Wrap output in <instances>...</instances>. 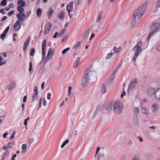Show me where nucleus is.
<instances>
[{
    "label": "nucleus",
    "mask_w": 160,
    "mask_h": 160,
    "mask_svg": "<svg viewBox=\"0 0 160 160\" xmlns=\"http://www.w3.org/2000/svg\"><path fill=\"white\" fill-rule=\"evenodd\" d=\"M92 74V72L89 69L86 70L83 75L81 85L82 87L83 88H85L90 80V77Z\"/></svg>",
    "instance_id": "nucleus-1"
},
{
    "label": "nucleus",
    "mask_w": 160,
    "mask_h": 160,
    "mask_svg": "<svg viewBox=\"0 0 160 160\" xmlns=\"http://www.w3.org/2000/svg\"><path fill=\"white\" fill-rule=\"evenodd\" d=\"M160 25V23L158 20H155L152 23V25L150 27V29L152 31L148 35V41L149 40L151 36L153 35L155 33L160 30V28L159 27Z\"/></svg>",
    "instance_id": "nucleus-2"
},
{
    "label": "nucleus",
    "mask_w": 160,
    "mask_h": 160,
    "mask_svg": "<svg viewBox=\"0 0 160 160\" xmlns=\"http://www.w3.org/2000/svg\"><path fill=\"white\" fill-rule=\"evenodd\" d=\"M113 107V111L115 114H119L121 113L123 106L122 103L120 101H115L114 103Z\"/></svg>",
    "instance_id": "nucleus-3"
},
{
    "label": "nucleus",
    "mask_w": 160,
    "mask_h": 160,
    "mask_svg": "<svg viewBox=\"0 0 160 160\" xmlns=\"http://www.w3.org/2000/svg\"><path fill=\"white\" fill-rule=\"evenodd\" d=\"M112 106L111 105H107L102 109V112L104 114H109L112 109Z\"/></svg>",
    "instance_id": "nucleus-4"
},
{
    "label": "nucleus",
    "mask_w": 160,
    "mask_h": 160,
    "mask_svg": "<svg viewBox=\"0 0 160 160\" xmlns=\"http://www.w3.org/2000/svg\"><path fill=\"white\" fill-rule=\"evenodd\" d=\"M142 42L139 41L137 43V45L135 46L133 48V50L136 51L135 54H139L142 51Z\"/></svg>",
    "instance_id": "nucleus-5"
},
{
    "label": "nucleus",
    "mask_w": 160,
    "mask_h": 160,
    "mask_svg": "<svg viewBox=\"0 0 160 160\" xmlns=\"http://www.w3.org/2000/svg\"><path fill=\"white\" fill-rule=\"evenodd\" d=\"M16 17L18 19L17 21L23 22L25 18V14L24 13H19L16 14Z\"/></svg>",
    "instance_id": "nucleus-6"
},
{
    "label": "nucleus",
    "mask_w": 160,
    "mask_h": 160,
    "mask_svg": "<svg viewBox=\"0 0 160 160\" xmlns=\"http://www.w3.org/2000/svg\"><path fill=\"white\" fill-rule=\"evenodd\" d=\"M137 81L136 79H132V81L129 84V89L130 90L135 88L137 84Z\"/></svg>",
    "instance_id": "nucleus-7"
},
{
    "label": "nucleus",
    "mask_w": 160,
    "mask_h": 160,
    "mask_svg": "<svg viewBox=\"0 0 160 160\" xmlns=\"http://www.w3.org/2000/svg\"><path fill=\"white\" fill-rule=\"evenodd\" d=\"M47 40L46 39H44L42 42V54L44 58L45 57V50L47 43Z\"/></svg>",
    "instance_id": "nucleus-8"
},
{
    "label": "nucleus",
    "mask_w": 160,
    "mask_h": 160,
    "mask_svg": "<svg viewBox=\"0 0 160 160\" xmlns=\"http://www.w3.org/2000/svg\"><path fill=\"white\" fill-rule=\"evenodd\" d=\"M53 50L52 49H49L47 54V55L46 58L44 61V63H45L46 62H47L49 60V59L50 58V55H53Z\"/></svg>",
    "instance_id": "nucleus-9"
},
{
    "label": "nucleus",
    "mask_w": 160,
    "mask_h": 160,
    "mask_svg": "<svg viewBox=\"0 0 160 160\" xmlns=\"http://www.w3.org/2000/svg\"><path fill=\"white\" fill-rule=\"evenodd\" d=\"M21 23L19 21H17L14 24L13 27V29L15 31L19 30L21 28Z\"/></svg>",
    "instance_id": "nucleus-10"
},
{
    "label": "nucleus",
    "mask_w": 160,
    "mask_h": 160,
    "mask_svg": "<svg viewBox=\"0 0 160 160\" xmlns=\"http://www.w3.org/2000/svg\"><path fill=\"white\" fill-rule=\"evenodd\" d=\"M52 24L50 22H48L47 25L45 27V30L44 31V34L45 35L48 34L49 32Z\"/></svg>",
    "instance_id": "nucleus-11"
},
{
    "label": "nucleus",
    "mask_w": 160,
    "mask_h": 160,
    "mask_svg": "<svg viewBox=\"0 0 160 160\" xmlns=\"http://www.w3.org/2000/svg\"><path fill=\"white\" fill-rule=\"evenodd\" d=\"M74 2H69L66 7V9L68 12H71L73 9V5Z\"/></svg>",
    "instance_id": "nucleus-12"
},
{
    "label": "nucleus",
    "mask_w": 160,
    "mask_h": 160,
    "mask_svg": "<svg viewBox=\"0 0 160 160\" xmlns=\"http://www.w3.org/2000/svg\"><path fill=\"white\" fill-rule=\"evenodd\" d=\"M154 92L155 89L152 87H149L147 89V94L150 96H152Z\"/></svg>",
    "instance_id": "nucleus-13"
},
{
    "label": "nucleus",
    "mask_w": 160,
    "mask_h": 160,
    "mask_svg": "<svg viewBox=\"0 0 160 160\" xmlns=\"http://www.w3.org/2000/svg\"><path fill=\"white\" fill-rule=\"evenodd\" d=\"M90 30H88L86 32H85L84 36L82 38L81 41L82 42H84L86 40L87 38H88V34L90 32Z\"/></svg>",
    "instance_id": "nucleus-14"
},
{
    "label": "nucleus",
    "mask_w": 160,
    "mask_h": 160,
    "mask_svg": "<svg viewBox=\"0 0 160 160\" xmlns=\"http://www.w3.org/2000/svg\"><path fill=\"white\" fill-rule=\"evenodd\" d=\"M140 9V12L139 14L138 15V20H140L141 18L143 15L146 12V10H145V9H144L141 7Z\"/></svg>",
    "instance_id": "nucleus-15"
},
{
    "label": "nucleus",
    "mask_w": 160,
    "mask_h": 160,
    "mask_svg": "<svg viewBox=\"0 0 160 160\" xmlns=\"http://www.w3.org/2000/svg\"><path fill=\"white\" fill-rule=\"evenodd\" d=\"M160 7V1L158 0L157 1L155 5L153 8V13L155 12L158 10V8Z\"/></svg>",
    "instance_id": "nucleus-16"
},
{
    "label": "nucleus",
    "mask_w": 160,
    "mask_h": 160,
    "mask_svg": "<svg viewBox=\"0 0 160 160\" xmlns=\"http://www.w3.org/2000/svg\"><path fill=\"white\" fill-rule=\"evenodd\" d=\"M101 91L102 93L105 94L107 92V90L106 89V88L105 85L102 83L101 84Z\"/></svg>",
    "instance_id": "nucleus-17"
},
{
    "label": "nucleus",
    "mask_w": 160,
    "mask_h": 160,
    "mask_svg": "<svg viewBox=\"0 0 160 160\" xmlns=\"http://www.w3.org/2000/svg\"><path fill=\"white\" fill-rule=\"evenodd\" d=\"M155 97L158 100H160V88L157 89L155 93Z\"/></svg>",
    "instance_id": "nucleus-18"
},
{
    "label": "nucleus",
    "mask_w": 160,
    "mask_h": 160,
    "mask_svg": "<svg viewBox=\"0 0 160 160\" xmlns=\"http://www.w3.org/2000/svg\"><path fill=\"white\" fill-rule=\"evenodd\" d=\"M30 41V37L28 38L25 41L23 47V49L25 51L26 50L27 48Z\"/></svg>",
    "instance_id": "nucleus-19"
},
{
    "label": "nucleus",
    "mask_w": 160,
    "mask_h": 160,
    "mask_svg": "<svg viewBox=\"0 0 160 160\" xmlns=\"http://www.w3.org/2000/svg\"><path fill=\"white\" fill-rule=\"evenodd\" d=\"M116 71H113L112 73L111 74L109 77L108 81L109 82H111L112 81L114 78L115 75L116 73Z\"/></svg>",
    "instance_id": "nucleus-20"
},
{
    "label": "nucleus",
    "mask_w": 160,
    "mask_h": 160,
    "mask_svg": "<svg viewBox=\"0 0 160 160\" xmlns=\"http://www.w3.org/2000/svg\"><path fill=\"white\" fill-rule=\"evenodd\" d=\"M17 3L19 6L22 7H25L26 5V2L22 0H18Z\"/></svg>",
    "instance_id": "nucleus-21"
},
{
    "label": "nucleus",
    "mask_w": 160,
    "mask_h": 160,
    "mask_svg": "<svg viewBox=\"0 0 160 160\" xmlns=\"http://www.w3.org/2000/svg\"><path fill=\"white\" fill-rule=\"evenodd\" d=\"M22 150L21 152V154H24L27 151V146L25 144H23L22 146Z\"/></svg>",
    "instance_id": "nucleus-22"
},
{
    "label": "nucleus",
    "mask_w": 160,
    "mask_h": 160,
    "mask_svg": "<svg viewBox=\"0 0 160 160\" xmlns=\"http://www.w3.org/2000/svg\"><path fill=\"white\" fill-rule=\"evenodd\" d=\"M133 120L134 124L136 125H138V115H134Z\"/></svg>",
    "instance_id": "nucleus-23"
},
{
    "label": "nucleus",
    "mask_w": 160,
    "mask_h": 160,
    "mask_svg": "<svg viewBox=\"0 0 160 160\" xmlns=\"http://www.w3.org/2000/svg\"><path fill=\"white\" fill-rule=\"evenodd\" d=\"M158 105L156 103H154L152 105V111L153 112H155L158 110Z\"/></svg>",
    "instance_id": "nucleus-24"
},
{
    "label": "nucleus",
    "mask_w": 160,
    "mask_h": 160,
    "mask_svg": "<svg viewBox=\"0 0 160 160\" xmlns=\"http://www.w3.org/2000/svg\"><path fill=\"white\" fill-rule=\"evenodd\" d=\"M141 8L140 7L136 9L133 12V17L136 18L139 14V11Z\"/></svg>",
    "instance_id": "nucleus-25"
},
{
    "label": "nucleus",
    "mask_w": 160,
    "mask_h": 160,
    "mask_svg": "<svg viewBox=\"0 0 160 160\" xmlns=\"http://www.w3.org/2000/svg\"><path fill=\"white\" fill-rule=\"evenodd\" d=\"M54 11L52 8H49L48 9V12H47V14L49 18H50L52 15Z\"/></svg>",
    "instance_id": "nucleus-26"
},
{
    "label": "nucleus",
    "mask_w": 160,
    "mask_h": 160,
    "mask_svg": "<svg viewBox=\"0 0 160 160\" xmlns=\"http://www.w3.org/2000/svg\"><path fill=\"white\" fill-rule=\"evenodd\" d=\"M80 59L81 58L80 57H78L77 59L76 60V61H75L73 64V66L74 68H77L79 63V61L80 60Z\"/></svg>",
    "instance_id": "nucleus-27"
},
{
    "label": "nucleus",
    "mask_w": 160,
    "mask_h": 160,
    "mask_svg": "<svg viewBox=\"0 0 160 160\" xmlns=\"http://www.w3.org/2000/svg\"><path fill=\"white\" fill-rule=\"evenodd\" d=\"M15 85L16 83L13 82L8 85L7 88L8 89H12L15 87Z\"/></svg>",
    "instance_id": "nucleus-28"
},
{
    "label": "nucleus",
    "mask_w": 160,
    "mask_h": 160,
    "mask_svg": "<svg viewBox=\"0 0 160 160\" xmlns=\"http://www.w3.org/2000/svg\"><path fill=\"white\" fill-rule=\"evenodd\" d=\"M141 111L142 112L146 114H148L149 112L148 110L145 107H141Z\"/></svg>",
    "instance_id": "nucleus-29"
},
{
    "label": "nucleus",
    "mask_w": 160,
    "mask_h": 160,
    "mask_svg": "<svg viewBox=\"0 0 160 160\" xmlns=\"http://www.w3.org/2000/svg\"><path fill=\"white\" fill-rule=\"evenodd\" d=\"M102 11H101L99 12V14L98 15L97 17L96 22H98L100 21L102 17Z\"/></svg>",
    "instance_id": "nucleus-30"
},
{
    "label": "nucleus",
    "mask_w": 160,
    "mask_h": 160,
    "mask_svg": "<svg viewBox=\"0 0 160 160\" xmlns=\"http://www.w3.org/2000/svg\"><path fill=\"white\" fill-rule=\"evenodd\" d=\"M22 7H23L19 6L17 7V10L19 12V13H23V12L24 11V8Z\"/></svg>",
    "instance_id": "nucleus-31"
},
{
    "label": "nucleus",
    "mask_w": 160,
    "mask_h": 160,
    "mask_svg": "<svg viewBox=\"0 0 160 160\" xmlns=\"http://www.w3.org/2000/svg\"><path fill=\"white\" fill-rule=\"evenodd\" d=\"M42 14V10L40 8L38 9L37 11V14L38 17H41Z\"/></svg>",
    "instance_id": "nucleus-32"
},
{
    "label": "nucleus",
    "mask_w": 160,
    "mask_h": 160,
    "mask_svg": "<svg viewBox=\"0 0 160 160\" xmlns=\"http://www.w3.org/2000/svg\"><path fill=\"white\" fill-rule=\"evenodd\" d=\"M38 98V94L37 93H35L32 96V101L33 102L35 100H37Z\"/></svg>",
    "instance_id": "nucleus-33"
},
{
    "label": "nucleus",
    "mask_w": 160,
    "mask_h": 160,
    "mask_svg": "<svg viewBox=\"0 0 160 160\" xmlns=\"http://www.w3.org/2000/svg\"><path fill=\"white\" fill-rule=\"evenodd\" d=\"M64 15V12L63 11H61V12L60 14L59 15H58V17L60 19L62 20L63 19Z\"/></svg>",
    "instance_id": "nucleus-34"
},
{
    "label": "nucleus",
    "mask_w": 160,
    "mask_h": 160,
    "mask_svg": "<svg viewBox=\"0 0 160 160\" xmlns=\"http://www.w3.org/2000/svg\"><path fill=\"white\" fill-rule=\"evenodd\" d=\"M148 1H145V2L144 3H143L141 7V8H143V9H145V10H146V9H147V4H148Z\"/></svg>",
    "instance_id": "nucleus-35"
},
{
    "label": "nucleus",
    "mask_w": 160,
    "mask_h": 160,
    "mask_svg": "<svg viewBox=\"0 0 160 160\" xmlns=\"http://www.w3.org/2000/svg\"><path fill=\"white\" fill-rule=\"evenodd\" d=\"M133 111L134 112V115H138V113L139 111V109L138 107H135L134 108Z\"/></svg>",
    "instance_id": "nucleus-36"
},
{
    "label": "nucleus",
    "mask_w": 160,
    "mask_h": 160,
    "mask_svg": "<svg viewBox=\"0 0 160 160\" xmlns=\"http://www.w3.org/2000/svg\"><path fill=\"white\" fill-rule=\"evenodd\" d=\"M136 18L132 17V22H131V25L133 27L136 24Z\"/></svg>",
    "instance_id": "nucleus-37"
},
{
    "label": "nucleus",
    "mask_w": 160,
    "mask_h": 160,
    "mask_svg": "<svg viewBox=\"0 0 160 160\" xmlns=\"http://www.w3.org/2000/svg\"><path fill=\"white\" fill-rule=\"evenodd\" d=\"M35 52V49L32 48L30 51V55L31 56H33Z\"/></svg>",
    "instance_id": "nucleus-38"
},
{
    "label": "nucleus",
    "mask_w": 160,
    "mask_h": 160,
    "mask_svg": "<svg viewBox=\"0 0 160 160\" xmlns=\"http://www.w3.org/2000/svg\"><path fill=\"white\" fill-rule=\"evenodd\" d=\"M120 49L121 48H117L116 46L114 47L113 48V50L115 53H117L119 52Z\"/></svg>",
    "instance_id": "nucleus-39"
},
{
    "label": "nucleus",
    "mask_w": 160,
    "mask_h": 160,
    "mask_svg": "<svg viewBox=\"0 0 160 160\" xmlns=\"http://www.w3.org/2000/svg\"><path fill=\"white\" fill-rule=\"evenodd\" d=\"M70 50L69 48H67L66 49H64L62 52V54H65L68 51Z\"/></svg>",
    "instance_id": "nucleus-40"
},
{
    "label": "nucleus",
    "mask_w": 160,
    "mask_h": 160,
    "mask_svg": "<svg viewBox=\"0 0 160 160\" xmlns=\"http://www.w3.org/2000/svg\"><path fill=\"white\" fill-rule=\"evenodd\" d=\"M83 127L82 126L81 127L78 128L77 130H76V132H77L78 133L82 132V130L81 129Z\"/></svg>",
    "instance_id": "nucleus-41"
},
{
    "label": "nucleus",
    "mask_w": 160,
    "mask_h": 160,
    "mask_svg": "<svg viewBox=\"0 0 160 160\" xmlns=\"http://www.w3.org/2000/svg\"><path fill=\"white\" fill-rule=\"evenodd\" d=\"M14 143L13 142H8L7 144V148H10L11 147L13 146V144Z\"/></svg>",
    "instance_id": "nucleus-42"
},
{
    "label": "nucleus",
    "mask_w": 160,
    "mask_h": 160,
    "mask_svg": "<svg viewBox=\"0 0 160 160\" xmlns=\"http://www.w3.org/2000/svg\"><path fill=\"white\" fill-rule=\"evenodd\" d=\"M66 30V29L65 28H63L62 29L61 31V33L59 35V36L62 37V34H64Z\"/></svg>",
    "instance_id": "nucleus-43"
},
{
    "label": "nucleus",
    "mask_w": 160,
    "mask_h": 160,
    "mask_svg": "<svg viewBox=\"0 0 160 160\" xmlns=\"http://www.w3.org/2000/svg\"><path fill=\"white\" fill-rule=\"evenodd\" d=\"M69 142V141H65L64 142H63V143L62 144L61 147L62 148H63L68 142Z\"/></svg>",
    "instance_id": "nucleus-44"
},
{
    "label": "nucleus",
    "mask_w": 160,
    "mask_h": 160,
    "mask_svg": "<svg viewBox=\"0 0 160 160\" xmlns=\"http://www.w3.org/2000/svg\"><path fill=\"white\" fill-rule=\"evenodd\" d=\"M32 61H30L29 63V71L30 72L31 71L32 68Z\"/></svg>",
    "instance_id": "nucleus-45"
},
{
    "label": "nucleus",
    "mask_w": 160,
    "mask_h": 160,
    "mask_svg": "<svg viewBox=\"0 0 160 160\" xmlns=\"http://www.w3.org/2000/svg\"><path fill=\"white\" fill-rule=\"evenodd\" d=\"M14 10H12L9 12L8 13V15L9 17H10L14 13Z\"/></svg>",
    "instance_id": "nucleus-46"
},
{
    "label": "nucleus",
    "mask_w": 160,
    "mask_h": 160,
    "mask_svg": "<svg viewBox=\"0 0 160 160\" xmlns=\"http://www.w3.org/2000/svg\"><path fill=\"white\" fill-rule=\"evenodd\" d=\"M1 4L2 6H5L7 5V0H2L1 2Z\"/></svg>",
    "instance_id": "nucleus-47"
},
{
    "label": "nucleus",
    "mask_w": 160,
    "mask_h": 160,
    "mask_svg": "<svg viewBox=\"0 0 160 160\" xmlns=\"http://www.w3.org/2000/svg\"><path fill=\"white\" fill-rule=\"evenodd\" d=\"M9 28L10 27L9 26L7 27L5 29L4 31L3 32H4L5 33L7 34L8 32Z\"/></svg>",
    "instance_id": "nucleus-48"
},
{
    "label": "nucleus",
    "mask_w": 160,
    "mask_h": 160,
    "mask_svg": "<svg viewBox=\"0 0 160 160\" xmlns=\"http://www.w3.org/2000/svg\"><path fill=\"white\" fill-rule=\"evenodd\" d=\"M113 54V53L112 52H111L109 54H108L107 57H106V58L107 59H109L111 57V56H112V54Z\"/></svg>",
    "instance_id": "nucleus-49"
},
{
    "label": "nucleus",
    "mask_w": 160,
    "mask_h": 160,
    "mask_svg": "<svg viewBox=\"0 0 160 160\" xmlns=\"http://www.w3.org/2000/svg\"><path fill=\"white\" fill-rule=\"evenodd\" d=\"M67 35H65L63 37V38L62 39V40H61V42H63L64 41H66L67 39Z\"/></svg>",
    "instance_id": "nucleus-50"
},
{
    "label": "nucleus",
    "mask_w": 160,
    "mask_h": 160,
    "mask_svg": "<svg viewBox=\"0 0 160 160\" xmlns=\"http://www.w3.org/2000/svg\"><path fill=\"white\" fill-rule=\"evenodd\" d=\"M6 34L4 33L3 32V33L1 34V38L2 39H3L5 38V37L6 35Z\"/></svg>",
    "instance_id": "nucleus-51"
},
{
    "label": "nucleus",
    "mask_w": 160,
    "mask_h": 160,
    "mask_svg": "<svg viewBox=\"0 0 160 160\" xmlns=\"http://www.w3.org/2000/svg\"><path fill=\"white\" fill-rule=\"evenodd\" d=\"M80 41H78L74 46L73 47L74 48H77V47L79 46L80 45Z\"/></svg>",
    "instance_id": "nucleus-52"
},
{
    "label": "nucleus",
    "mask_w": 160,
    "mask_h": 160,
    "mask_svg": "<svg viewBox=\"0 0 160 160\" xmlns=\"http://www.w3.org/2000/svg\"><path fill=\"white\" fill-rule=\"evenodd\" d=\"M138 55V54H136L135 53L134 56V57L133 58V61L134 62L136 61V58Z\"/></svg>",
    "instance_id": "nucleus-53"
},
{
    "label": "nucleus",
    "mask_w": 160,
    "mask_h": 160,
    "mask_svg": "<svg viewBox=\"0 0 160 160\" xmlns=\"http://www.w3.org/2000/svg\"><path fill=\"white\" fill-rule=\"evenodd\" d=\"M15 134V131H14V132H13L11 136L10 137V139H13Z\"/></svg>",
    "instance_id": "nucleus-54"
},
{
    "label": "nucleus",
    "mask_w": 160,
    "mask_h": 160,
    "mask_svg": "<svg viewBox=\"0 0 160 160\" xmlns=\"http://www.w3.org/2000/svg\"><path fill=\"white\" fill-rule=\"evenodd\" d=\"M71 89H72V87L71 86H69L68 87V96H69L70 95Z\"/></svg>",
    "instance_id": "nucleus-55"
},
{
    "label": "nucleus",
    "mask_w": 160,
    "mask_h": 160,
    "mask_svg": "<svg viewBox=\"0 0 160 160\" xmlns=\"http://www.w3.org/2000/svg\"><path fill=\"white\" fill-rule=\"evenodd\" d=\"M34 91L35 92V93L37 92V94H38V87L37 86H35L34 87Z\"/></svg>",
    "instance_id": "nucleus-56"
},
{
    "label": "nucleus",
    "mask_w": 160,
    "mask_h": 160,
    "mask_svg": "<svg viewBox=\"0 0 160 160\" xmlns=\"http://www.w3.org/2000/svg\"><path fill=\"white\" fill-rule=\"evenodd\" d=\"M47 104V102L45 99H43V105L44 106H45Z\"/></svg>",
    "instance_id": "nucleus-57"
},
{
    "label": "nucleus",
    "mask_w": 160,
    "mask_h": 160,
    "mask_svg": "<svg viewBox=\"0 0 160 160\" xmlns=\"http://www.w3.org/2000/svg\"><path fill=\"white\" fill-rule=\"evenodd\" d=\"M0 12L3 14L6 13V12H4V9H0Z\"/></svg>",
    "instance_id": "nucleus-58"
},
{
    "label": "nucleus",
    "mask_w": 160,
    "mask_h": 160,
    "mask_svg": "<svg viewBox=\"0 0 160 160\" xmlns=\"http://www.w3.org/2000/svg\"><path fill=\"white\" fill-rule=\"evenodd\" d=\"M149 128L152 130H154L157 128V126H151Z\"/></svg>",
    "instance_id": "nucleus-59"
},
{
    "label": "nucleus",
    "mask_w": 160,
    "mask_h": 160,
    "mask_svg": "<svg viewBox=\"0 0 160 160\" xmlns=\"http://www.w3.org/2000/svg\"><path fill=\"white\" fill-rule=\"evenodd\" d=\"M100 150V148L99 147H98L97 148V150L96 152V154H98V151H99Z\"/></svg>",
    "instance_id": "nucleus-60"
},
{
    "label": "nucleus",
    "mask_w": 160,
    "mask_h": 160,
    "mask_svg": "<svg viewBox=\"0 0 160 160\" xmlns=\"http://www.w3.org/2000/svg\"><path fill=\"white\" fill-rule=\"evenodd\" d=\"M7 17L6 16H4L3 18L1 20V22H2L3 21L5 20Z\"/></svg>",
    "instance_id": "nucleus-61"
},
{
    "label": "nucleus",
    "mask_w": 160,
    "mask_h": 160,
    "mask_svg": "<svg viewBox=\"0 0 160 160\" xmlns=\"http://www.w3.org/2000/svg\"><path fill=\"white\" fill-rule=\"evenodd\" d=\"M30 11L27 12L26 13V17L25 18H27L30 15Z\"/></svg>",
    "instance_id": "nucleus-62"
},
{
    "label": "nucleus",
    "mask_w": 160,
    "mask_h": 160,
    "mask_svg": "<svg viewBox=\"0 0 160 160\" xmlns=\"http://www.w3.org/2000/svg\"><path fill=\"white\" fill-rule=\"evenodd\" d=\"M27 97L26 96H25L24 97L23 100V102L24 103L25 102H26L27 100Z\"/></svg>",
    "instance_id": "nucleus-63"
},
{
    "label": "nucleus",
    "mask_w": 160,
    "mask_h": 160,
    "mask_svg": "<svg viewBox=\"0 0 160 160\" xmlns=\"http://www.w3.org/2000/svg\"><path fill=\"white\" fill-rule=\"evenodd\" d=\"M156 49L158 51H160V44L157 46Z\"/></svg>",
    "instance_id": "nucleus-64"
}]
</instances>
